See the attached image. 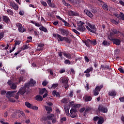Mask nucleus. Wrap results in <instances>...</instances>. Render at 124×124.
I'll return each instance as SVG.
<instances>
[{
	"mask_svg": "<svg viewBox=\"0 0 124 124\" xmlns=\"http://www.w3.org/2000/svg\"><path fill=\"white\" fill-rule=\"evenodd\" d=\"M98 110L99 112H101V113H107V112H108L107 108L102 105H99Z\"/></svg>",
	"mask_w": 124,
	"mask_h": 124,
	"instance_id": "obj_1",
	"label": "nucleus"
},
{
	"mask_svg": "<svg viewBox=\"0 0 124 124\" xmlns=\"http://www.w3.org/2000/svg\"><path fill=\"white\" fill-rule=\"evenodd\" d=\"M36 83V82L34 81L33 79L31 78L29 83L25 84V86L27 88H29V87H33Z\"/></svg>",
	"mask_w": 124,
	"mask_h": 124,
	"instance_id": "obj_2",
	"label": "nucleus"
},
{
	"mask_svg": "<svg viewBox=\"0 0 124 124\" xmlns=\"http://www.w3.org/2000/svg\"><path fill=\"white\" fill-rule=\"evenodd\" d=\"M16 28L18 29V31L19 32H24V31H26V29H23V25L21 23H16Z\"/></svg>",
	"mask_w": 124,
	"mask_h": 124,
	"instance_id": "obj_3",
	"label": "nucleus"
},
{
	"mask_svg": "<svg viewBox=\"0 0 124 124\" xmlns=\"http://www.w3.org/2000/svg\"><path fill=\"white\" fill-rule=\"evenodd\" d=\"M27 87H26L24 85V87L20 88L18 92V93H19V94H20V95H24V94H25V93H26V92L27 91Z\"/></svg>",
	"mask_w": 124,
	"mask_h": 124,
	"instance_id": "obj_4",
	"label": "nucleus"
},
{
	"mask_svg": "<svg viewBox=\"0 0 124 124\" xmlns=\"http://www.w3.org/2000/svg\"><path fill=\"white\" fill-rule=\"evenodd\" d=\"M87 25L91 28V32H92V33H95V31H96V28H95V25H92L90 23H88Z\"/></svg>",
	"mask_w": 124,
	"mask_h": 124,
	"instance_id": "obj_5",
	"label": "nucleus"
},
{
	"mask_svg": "<svg viewBox=\"0 0 124 124\" xmlns=\"http://www.w3.org/2000/svg\"><path fill=\"white\" fill-rule=\"evenodd\" d=\"M110 41H112L113 44H115L117 46H119V45H121V40L118 38H114L113 39L111 40Z\"/></svg>",
	"mask_w": 124,
	"mask_h": 124,
	"instance_id": "obj_6",
	"label": "nucleus"
},
{
	"mask_svg": "<svg viewBox=\"0 0 124 124\" xmlns=\"http://www.w3.org/2000/svg\"><path fill=\"white\" fill-rule=\"evenodd\" d=\"M59 31L61 32V34H62V35H63V36L66 35V36H67V35H68L69 33V32H68V31L63 28L60 29Z\"/></svg>",
	"mask_w": 124,
	"mask_h": 124,
	"instance_id": "obj_7",
	"label": "nucleus"
},
{
	"mask_svg": "<svg viewBox=\"0 0 124 124\" xmlns=\"http://www.w3.org/2000/svg\"><path fill=\"white\" fill-rule=\"evenodd\" d=\"M53 36L54 37H56V38H57L58 41H61L62 42L63 41V37L62 36V35L58 34H53Z\"/></svg>",
	"mask_w": 124,
	"mask_h": 124,
	"instance_id": "obj_8",
	"label": "nucleus"
},
{
	"mask_svg": "<svg viewBox=\"0 0 124 124\" xmlns=\"http://www.w3.org/2000/svg\"><path fill=\"white\" fill-rule=\"evenodd\" d=\"M16 91H8L6 94V96L7 98L9 97H13V94L15 93Z\"/></svg>",
	"mask_w": 124,
	"mask_h": 124,
	"instance_id": "obj_9",
	"label": "nucleus"
},
{
	"mask_svg": "<svg viewBox=\"0 0 124 124\" xmlns=\"http://www.w3.org/2000/svg\"><path fill=\"white\" fill-rule=\"evenodd\" d=\"M83 13L84 14H86V15H87V16H88V17H90V18H93V14L92 13V12H91V11L87 10V9H85L84 10Z\"/></svg>",
	"mask_w": 124,
	"mask_h": 124,
	"instance_id": "obj_10",
	"label": "nucleus"
},
{
	"mask_svg": "<svg viewBox=\"0 0 124 124\" xmlns=\"http://www.w3.org/2000/svg\"><path fill=\"white\" fill-rule=\"evenodd\" d=\"M2 20L4 23H6V24H8V23L10 22V19L6 16H2Z\"/></svg>",
	"mask_w": 124,
	"mask_h": 124,
	"instance_id": "obj_11",
	"label": "nucleus"
},
{
	"mask_svg": "<svg viewBox=\"0 0 124 124\" xmlns=\"http://www.w3.org/2000/svg\"><path fill=\"white\" fill-rule=\"evenodd\" d=\"M68 14L69 15V16H78V15H79V14H78V13L73 11H69V12H68Z\"/></svg>",
	"mask_w": 124,
	"mask_h": 124,
	"instance_id": "obj_12",
	"label": "nucleus"
},
{
	"mask_svg": "<svg viewBox=\"0 0 124 124\" xmlns=\"http://www.w3.org/2000/svg\"><path fill=\"white\" fill-rule=\"evenodd\" d=\"M10 5L15 10H18L19 9V6L14 2H11Z\"/></svg>",
	"mask_w": 124,
	"mask_h": 124,
	"instance_id": "obj_13",
	"label": "nucleus"
},
{
	"mask_svg": "<svg viewBox=\"0 0 124 124\" xmlns=\"http://www.w3.org/2000/svg\"><path fill=\"white\" fill-rule=\"evenodd\" d=\"M92 97L91 96L85 95L83 97V99L86 102H88V101H91L92 99Z\"/></svg>",
	"mask_w": 124,
	"mask_h": 124,
	"instance_id": "obj_14",
	"label": "nucleus"
},
{
	"mask_svg": "<svg viewBox=\"0 0 124 124\" xmlns=\"http://www.w3.org/2000/svg\"><path fill=\"white\" fill-rule=\"evenodd\" d=\"M108 95L109 96H116L117 95V93L115 90H112L108 92Z\"/></svg>",
	"mask_w": 124,
	"mask_h": 124,
	"instance_id": "obj_15",
	"label": "nucleus"
},
{
	"mask_svg": "<svg viewBox=\"0 0 124 124\" xmlns=\"http://www.w3.org/2000/svg\"><path fill=\"white\" fill-rule=\"evenodd\" d=\"M52 95H53V96H56V97H61V94H60V93L57 92V91L55 90L52 92Z\"/></svg>",
	"mask_w": 124,
	"mask_h": 124,
	"instance_id": "obj_16",
	"label": "nucleus"
},
{
	"mask_svg": "<svg viewBox=\"0 0 124 124\" xmlns=\"http://www.w3.org/2000/svg\"><path fill=\"white\" fill-rule=\"evenodd\" d=\"M110 69L111 68V65L102 64L101 65L100 69Z\"/></svg>",
	"mask_w": 124,
	"mask_h": 124,
	"instance_id": "obj_17",
	"label": "nucleus"
},
{
	"mask_svg": "<svg viewBox=\"0 0 124 124\" xmlns=\"http://www.w3.org/2000/svg\"><path fill=\"white\" fill-rule=\"evenodd\" d=\"M35 99L37 101H42V100H43V97L40 95H37L35 97Z\"/></svg>",
	"mask_w": 124,
	"mask_h": 124,
	"instance_id": "obj_18",
	"label": "nucleus"
},
{
	"mask_svg": "<svg viewBox=\"0 0 124 124\" xmlns=\"http://www.w3.org/2000/svg\"><path fill=\"white\" fill-rule=\"evenodd\" d=\"M69 107H78V106H80V105H75L74 104V101H71L69 102Z\"/></svg>",
	"mask_w": 124,
	"mask_h": 124,
	"instance_id": "obj_19",
	"label": "nucleus"
},
{
	"mask_svg": "<svg viewBox=\"0 0 124 124\" xmlns=\"http://www.w3.org/2000/svg\"><path fill=\"white\" fill-rule=\"evenodd\" d=\"M45 108L47 112V114H50L52 111H53V109H52V108L48 106H45Z\"/></svg>",
	"mask_w": 124,
	"mask_h": 124,
	"instance_id": "obj_20",
	"label": "nucleus"
},
{
	"mask_svg": "<svg viewBox=\"0 0 124 124\" xmlns=\"http://www.w3.org/2000/svg\"><path fill=\"white\" fill-rule=\"evenodd\" d=\"M39 29L40 31H44V32H48V30H47V28H45V27L42 25L39 27Z\"/></svg>",
	"mask_w": 124,
	"mask_h": 124,
	"instance_id": "obj_21",
	"label": "nucleus"
},
{
	"mask_svg": "<svg viewBox=\"0 0 124 124\" xmlns=\"http://www.w3.org/2000/svg\"><path fill=\"white\" fill-rule=\"evenodd\" d=\"M115 36V34L112 32H110L109 35L108 36V39L109 40H112L113 39L114 37Z\"/></svg>",
	"mask_w": 124,
	"mask_h": 124,
	"instance_id": "obj_22",
	"label": "nucleus"
},
{
	"mask_svg": "<svg viewBox=\"0 0 124 124\" xmlns=\"http://www.w3.org/2000/svg\"><path fill=\"white\" fill-rule=\"evenodd\" d=\"M31 24H33L34 25H35L36 27H41L42 26V24H40V23H39L38 22H35V21H34L31 20Z\"/></svg>",
	"mask_w": 124,
	"mask_h": 124,
	"instance_id": "obj_23",
	"label": "nucleus"
},
{
	"mask_svg": "<svg viewBox=\"0 0 124 124\" xmlns=\"http://www.w3.org/2000/svg\"><path fill=\"white\" fill-rule=\"evenodd\" d=\"M62 84H68V79H67V78H64L62 79Z\"/></svg>",
	"mask_w": 124,
	"mask_h": 124,
	"instance_id": "obj_24",
	"label": "nucleus"
},
{
	"mask_svg": "<svg viewBox=\"0 0 124 124\" xmlns=\"http://www.w3.org/2000/svg\"><path fill=\"white\" fill-rule=\"evenodd\" d=\"M103 45H104V46H110V42L107 41V40H105L103 41V42L102 43Z\"/></svg>",
	"mask_w": 124,
	"mask_h": 124,
	"instance_id": "obj_25",
	"label": "nucleus"
},
{
	"mask_svg": "<svg viewBox=\"0 0 124 124\" xmlns=\"http://www.w3.org/2000/svg\"><path fill=\"white\" fill-rule=\"evenodd\" d=\"M111 31L114 34H116V35H118L119 33H121V32H120V31H118L117 29H111Z\"/></svg>",
	"mask_w": 124,
	"mask_h": 124,
	"instance_id": "obj_26",
	"label": "nucleus"
},
{
	"mask_svg": "<svg viewBox=\"0 0 124 124\" xmlns=\"http://www.w3.org/2000/svg\"><path fill=\"white\" fill-rule=\"evenodd\" d=\"M45 92H46V89L45 88H42L39 91V94L42 95Z\"/></svg>",
	"mask_w": 124,
	"mask_h": 124,
	"instance_id": "obj_27",
	"label": "nucleus"
},
{
	"mask_svg": "<svg viewBox=\"0 0 124 124\" xmlns=\"http://www.w3.org/2000/svg\"><path fill=\"white\" fill-rule=\"evenodd\" d=\"M103 88V84H101L100 86H97L95 89L96 91H98V92H100L101 91V89Z\"/></svg>",
	"mask_w": 124,
	"mask_h": 124,
	"instance_id": "obj_28",
	"label": "nucleus"
},
{
	"mask_svg": "<svg viewBox=\"0 0 124 124\" xmlns=\"http://www.w3.org/2000/svg\"><path fill=\"white\" fill-rule=\"evenodd\" d=\"M115 53V58H116V60H118V59H120V57L117 56L119 53H120V50L119 49H116L114 51Z\"/></svg>",
	"mask_w": 124,
	"mask_h": 124,
	"instance_id": "obj_29",
	"label": "nucleus"
},
{
	"mask_svg": "<svg viewBox=\"0 0 124 124\" xmlns=\"http://www.w3.org/2000/svg\"><path fill=\"white\" fill-rule=\"evenodd\" d=\"M64 57H65L67 59H71V55L69 53L66 52L63 53Z\"/></svg>",
	"mask_w": 124,
	"mask_h": 124,
	"instance_id": "obj_30",
	"label": "nucleus"
},
{
	"mask_svg": "<svg viewBox=\"0 0 124 124\" xmlns=\"http://www.w3.org/2000/svg\"><path fill=\"white\" fill-rule=\"evenodd\" d=\"M93 68L91 67L90 68H88L86 70L84 71V73H90V72H93Z\"/></svg>",
	"mask_w": 124,
	"mask_h": 124,
	"instance_id": "obj_31",
	"label": "nucleus"
},
{
	"mask_svg": "<svg viewBox=\"0 0 124 124\" xmlns=\"http://www.w3.org/2000/svg\"><path fill=\"white\" fill-rule=\"evenodd\" d=\"M102 7H103V9L105 10L106 11H108V5H107V3L103 4Z\"/></svg>",
	"mask_w": 124,
	"mask_h": 124,
	"instance_id": "obj_32",
	"label": "nucleus"
},
{
	"mask_svg": "<svg viewBox=\"0 0 124 124\" xmlns=\"http://www.w3.org/2000/svg\"><path fill=\"white\" fill-rule=\"evenodd\" d=\"M47 2L48 5H49L50 7H55V4L52 3L51 0H47Z\"/></svg>",
	"mask_w": 124,
	"mask_h": 124,
	"instance_id": "obj_33",
	"label": "nucleus"
},
{
	"mask_svg": "<svg viewBox=\"0 0 124 124\" xmlns=\"http://www.w3.org/2000/svg\"><path fill=\"white\" fill-rule=\"evenodd\" d=\"M47 118L48 120H52L54 119V118H55V115L50 114V115L47 116Z\"/></svg>",
	"mask_w": 124,
	"mask_h": 124,
	"instance_id": "obj_34",
	"label": "nucleus"
},
{
	"mask_svg": "<svg viewBox=\"0 0 124 124\" xmlns=\"http://www.w3.org/2000/svg\"><path fill=\"white\" fill-rule=\"evenodd\" d=\"M30 48V46H28V45H24L22 47V50L23 51H25V50H27Z\"/></svg>",
	"mask_w": 124,
	"mask_h": 124,
	"instance_id": "obj_35",
	"label": "nucleus"
},
{
	"mask_svg": "<svg viewBox=\"0 0 124 124\" xmlns=\"http://www.w3.org/2000/svg\"><path fill=\"white\" fill-rule=\"evenodd\" d=\"M91 40L90 39L86 40V46H87V47H90V45L91 44Z\"/></svg>",
	"mask_w": 124,
	"mask_h": 124,
	"instance_id": "obj_36",
	"label": "nucleus"
},
{
	"mask_svg": "<svg viewBox=\"0 0 124 124\" xmlns=\"http://www.w3.org/2000/svg\"><path fill=\"white\" fill-rule=\"evenodd\" d=\"M63 41L67 42V43H70L71 42V40L69 39L67 37H63Z\"/></svg>",
	"mask_w": 124,
	"mask_h": 124,
	"instance_id": "obj_37",
	"label": "nucleus"
},
{
	"mask_svg": "<svg viewBox=\"0 0 124 124\" xmlns=\"http://www.w3.org/2000/svg\"><path fill=\"white\" fill-rule=\"evenodd\" d=\"M7 12L8 13L9 15H11V16H13V14H14L13 11L11 9H8Z\"/></svg>",
	"mask_w": 124,
	"mask_h": 124,
	"instance_id": "obj_38",
	"label": "nucleus"
},
{
	"mask_svg": "<svg viewBox=\"0 0 124 124\" xmlns=\"http://www.w3.org/2000/svg\"><path fill=\"white\" fill-rule=\"evenodd\" d=\"M25 106H26V107H27L28 108H31L32 106H31V103H30L29 102H25Z\"/></svg>",
	"mask_w": 124,
	"mask_h": 124,
	"instance_id": "obj_39",
	"label": "nucleus"
},
{
	"mask_svg": "<svg viewBox=\"0 0 124 124\" xmlns=\"http://www.w3.org/2000/svg\"><path fill=\"white\" fill-rule=\"evenodd\" d=\"M111 22L112 24H114V25H119V23H120V21H117L114 19H111Z\"/></svg>",
	"mask_w": 124,
	"mask_h": 124,
	"instance_id": "obj_40",
	"label": "nucleus"
},
{
	"mask_svg": "<svg viewBox=\"0 0 124 124\" xmlns=\"http://www.w3.org/2000/svg\"><path fill=\"white\" fill-rule=\"evenodd\" d=\"M18 112H19L20 115L23 117V118H26V114H25V112L22 110H18Z\"/></svg>",
	"mask_w": 124,
	"mask_h": 124,
	"instance_id": "obj_41",
	"label": "nucleus"
},
{
	"mask_svg": "<svg viewBox=\"0 0 124 124\" xmlns=\"http://www.w3.org/2000/svg\"><path fill=\"white\" fill-rule=\"evenodd\" d=\"M77 25L78 27V28L82 27L84 26V22L80 21L78 23H77Z\"/></svg>",
	"mask_w": 124,
	"mask_h": 124,
	"instance_id": "obj_42",
	"label": "nucleus"
},
{
	"mask_svg": "<svg viewBox=\"0 0 124 124\" xmlns=\"http://www.w3.org/2000/svg\"><path fill=\"white\" fill-rule=\"evenodd\" d=\"M71 114L70 117H71L73 118H76L77 117V114L76 113L74 112H70Z\"/></svg>",
	"mask_w": 124,
	"mask_h": 124,
	"instance_id": "obj_43",
	"label": "nucleus"
},
{
	"mask_svg": "<svg viewBox=\"0 0 124 124\" xmlns=\"http://www.w3.org/2000/svg\"><path fill=\"white\" fill-rule=\"evenodd\" d=\"M18 116V110L17 111L15 112L13 114V118H15V119H17Z\"/></svg>",
	"mask_w": 124,
	"mask_h": 124,
	"instance_id": "obj_44",
	"label": "nucleus"
},
{
	"mask_svg": "<svg viewBox=\"0 0 124 124\" xmlns=\"http://www.w3.org/2000/svg\"><path fill=\"white\" fill-rule=\"evenodd\" d=\"M61 103H64V104H66L67 103V99L66 98H64L61 100Z\"/></svg>",
	"mask_w": 124,
	"mask_h": 124,
	"instance_id": "obj_45",
	"label": "nucleus"
},
{
	"mask_svg": "<svg viewBox=\"0 0 124 124\" xmlns=\"http://www.w3.org/2000/svg\"><path fill=\"white\" fill-rule=\"evenodd\" d=\"M17 88V85L15 83H13L11 86V89L13 90H16Z\"/></svg>",
	"mask_w": 124,
	"mask_h": 124,
	"instance_id": "obj_46",
	"label": "nucleus"
},
{
	"mask_svg": "<svg viewBox=\"0 0 124 124\" xmlns=\"http://www.w3.org/2000/svg\"><path fill=\"white\" fill-rule=\"evenodd\" d=\"M19 93L18 92L16 93V94H14V93L13 95V97H15L16 99H19Z\"/></svg>",
	"mask_w": 124,
	"mask_h": 124,
	"instance_id": "obj_47",
	"label": "nucleus"
},
{
	"mask_svg": "<svg viewBox=\"0 0 124 124\" xmlns=\"http://www.w3.org/2000/svg\"><path fill=\"white\" fill-rule=\"evenodd\" d=\"M90 44H92V45H93V46H95V45L97 44L96 40H91Z\"/></svg>",
	"mask_w": 124,
	"mask_h": 124,
	"instance_id": "obj_48",
	"label": "nucleus"
},
{
	"mask_svg": "<svg viewBox=\"0 0 124 124\" xmlns=\"http://www.w3.org/2000/svg\"><path fill=\"white\" fill-rule=\"evenodd\" d=\"M93 94L95 96H96V95H98V94H99V91L94 89L93 91Z\"/></svg>",
	"mask_w": 124,
	"mask_h": 124,
	"instance_id": "obj_49",
	"label": "nucleus"
},
{
	"mask_svg": "<svg viewBox=\"0 0 124 124\" xmlns=\"http://www.w3.org/2000/svg\"><path fill=\"white\" fill-rule=\"evenodd\" d=\"M79 31H86V27H85V26H82L81 27H79L78 28Z\"/></svg>",
	"mask_w": 124,
	"mask_h": 124,
	"instance_id": "obj_50",
	"label": "nucleus"
},
{
	"mask_svg": "<svg viewBox=\"0 0 124 124\" xmlns=\"http://www.w3.org/2000/svg\"><path fill=\"white\" fill-rule=\"evenodd\" d=\"M103 123H104V119H99L97 124H103Z\"/></svg>",
	"mask_w": 124,
	"mask_h": 124,
	"instance_id": "obj_51",
	"label": "nucleus"
},
{
	"mask_svg": "<svg viewBox=\"0 0 124 124\" xmlns=\"http://www.w3.org/2000/svg\"><path fill=\"white\" fill-rule=\"evenodd\" d=\"M72 31H73V32H75V33H76V34H78V35H80V33L79 32V31H78L76 29H73L72 30Z\"/></svg>",
	"mask_w": 124,
	"mask_h": 124,
	"instance_id": "obj_52",
	"label": "nucleus"
},
{
	"mask_svg": "<svg viewBox=\"0 0 124 124\" xmlns=\"http://www.w3.org/2000/svg\"><path fill=\"white\" fill-rule=\"evenodd\" d=\"M8 100H9V101L10 102H16V100L11 97L8 98Z\"/></svg>",
	"mask_w": 124,
	"mask_h": 124,
	"instance_id": "obj_53",
	"label": "nucleus"
},
{
	"mask_svg": "<svg viewBox=\"0 0 124 124\" xmlns=\"http://www.w3.org/2000/svg\"><path fill=\"white\" fill-rule=\"evenodd\" d=\"M62 2L65 6H69V5H70V4L67 3L65 0H62Z\"/></svg>",
	"mask_w": 124,
	"mask_h": 124,
	"instance_id": "obj_54",
	"label": "nucleus"
},
{
	"mask_svg": "<svg viewBox=\"0 0 124 124\" xmlns=\"http://www.w3.org/2000/svg\"><path fill=\"white\" fill-rule=\"evenodd\" d=\"M31 109L32 110H35V111H37V110H38V108L37 106H34L31 107Z\"/></svg>",
	"mask_w": 124,
	"mask_h": 124,
	"instance_id": "obj_55",
	"label": "nucleus"
},
{
	"mask_svg": "<svg viewBox=\"0 0 124 124\" xmlns=\"http://www.w3.org/2000/svg\"><path fill=\"white\" fill-rule=\"evenodd\" d=\"M64 110H65V112L66 113V115H69V108H64Z\"/></svg>",
	"mask_w": 124,
	"mask_h": 124,
	"instance_id": "obj_56",
	"label": "nucleus"
},
{
	"mask_svg": "<svg viewBox=\"0 0 124 124\" xmlns=\"http://www.w3.org/2000/svg\"><path fill=\"white\" fill-rule=\"evenodd\" d=\"M41 4H42V5H43L44 6H45L46 7V6H47V3H46V2L43 0L41 1Z\"/></svg>",
	"mask_w": 124,
	"mask_h": 124,
	"instance_id": "obj_57",
	"label": "nucleus"
},
{
	"mask_svg": "<svg viewBox=\"0 0 124 124\" xmlns=\"http://www.w3.org/2000/svg\"><path fill=\"white\" fill-rule=\"evenodd\" d=\"M58 86H59L58 84H53L51 86V89H56Z\"/></svg>",
	"mask_w": 124,
	"mask_h": 124,
	"instance_id": "obj_58",
	"label": "nucleus"
},
{
	"mask_svg": "<svg viewBox=\"0 0 124 124\" xmlns=\"http://www.w3.org/2000/svg\"><path fill=\"white\" fill-rule=\"evenodd\" d=\"M56 18H57L59 20L62 21V22H64V19H62V18L60 16H56Z\"/></svg>",
	"mask_w": 124,
	"mask_h": 124,
	"instance_id": "obj_59",
	"label": "nucleus"
},
{
	"mask_svg": "<svg viewBox=\"0 0 124 124\" xmlns=\"http://www.w3.org/2000/svg\"><path fill=\"white\" fill-rule=\"evenodd\" d=\"M121 14V20H122L123 21H124V14L123 13H120Z\"/></svg>",
	"mask_w": 124,
	"mask_h": 124,
	"instance_id": "obj_60",
	"label": "nucleus"
},
{
	"mask_svg": "<svg viewBox=\"0 0 124 124\" xmlns=\"http://www.w3.org/2000/svg\"><path fill=\"white\" fill-rule=\"evenodd\" d=\"M20 43H21V41H16L15 44V46H17V45H20Z\"/></svg>",
	"mask_w": 124,
	"mask_h": 124,
	"instance_id": "obj_61",
	"label": "nucleus"
},
{
	"mask_svg": "<svg viewBox=\"0 0 124 124\" xmlns=\"http://www.w3.org/2000/svg\"><path fill=\"white\" fill-rule=\"evenodd\" d=\"M47 85H48V82L46 81H44L42 82V85L44 86V87L47 86Z\"/></svg>",
	"mask_w": 124,
	"mask_h": 124,
	"instance_id": "obj_62",
	"label": "nucleus"
},
{
	"mask_svg": "<svg viewBox=\"0 0 124 124\" xmlns=\"http://www.w3.org/2000/svg\"><path fill=\"white\" fill-rule=\"evenodd\" d=\"M119 71H120V73H122L123 74H124V70L122 68H118Z\"/></svg>",
	"mask_w": 124,
	"mask_h": 124,
	"instance_id": "obj_63",
	"label": "nucleus"
},
{
	"mask_svg": "<svg viewBox=\"0 0 124 124\" xmlns=\"http://www.w3.org/2000/svg\"><path fill=\"white\" fill-rule=\"evenodd\" d=\"M76 112H77V109L74 108H72L70 111V112L72 113H76Z\"/></svg>",
	"mask_w": 124,
	"mask_h": 124,
	"instance_id": "obj_64",
	"label": "nucleus"
}]
</instances>
